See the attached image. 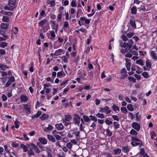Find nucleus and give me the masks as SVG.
<instances>
[{
	"instance_id": "31",
	"label": "nucleus",
	"mask_w": 157,
	"mask_h": 157,
	"mask_svg": "<svg viewBox=\"0 0 157 157\" xmlns=\"http://www.w3.org/2000/svg\"><path fill=\"white\" fill-rule=\"evenodd\" d=\"M111 119L110 118H108L106 119L105 121V122L106 124L108 125H110L113 124V122L112 121H110Z\"/></svg>"
},
{
	"instance_id": "53",
	"label": "nucleus",
	"mask_w": 157,
	"mask_h": 157,
	"mask_svg": "<svg viewBox=\"0 0 157 157\" xmlns=\"http://www.w3.org/2000/svg\"><path fill=\"white\" fill-rule=\"evenodd\" d=\"M0 67L2 70H4L6 68H8L9 67L6 65L2 64L0 65Z\"/></svg>"
},
{
	"instance_id": "15",
	"label": "nucleus",
	"mask_w": 157,
	"mask_h": 157,
	"mask_svg": "<svg viewBox=\"0 0 157 157\" xmlns=\"http://www.w3.org/2000/svg\"><path fill=\"white\" fill-rule=\"evenodd\" d=\"M131 144L133 146H136L137 145H143V144L141 141V142H131Z\"/></svg>"
},
{
	"instance_id": "55",
	"label": "nucleus",
	"mask_w": 157,
	"mask_h": 157,
	"mask_svg": "<svg viewBox=\"0 0 157 157\" xmlns=\"http://www.w3.org/2000/svg\"><path fill=\"white\" fill-rule=\"evenodd\" d=\"M89 117L91 118V120L94 121V122H96L97 121V119L95 116L91 115Z\"/></svg>"
},
{
	"instance_id": "47",
	"label": "nucleus",
	"mask_w": 157,
	"mask_h": 157,
	"mask_svg": "<svg viewBox=\"0 0 157 157\" xmlns=\"http://www.w3.org/2000/svg\"><path fill=\"white\" fill-rule=\"evenodd\" d=\"M11 146L13 147H17L19 146V144L18 143L14 142L12 143Z\"/></svg>"
},
{
	"instance_id": "18",
	"label": "nucleus",
	"mask_w": 157,
	"mask_h": 157,
	"mask_svg": "<svg viewBox=\"0 0 157 157\" xmlns=\"http://www.w3.org/2000/svg\"><path fill=\"white\" fill-rule=\"evenodd\" d=\"M2 20L4 22L8 23L10 21V17L6 16H4L2 17Z\"/></svg>"
},
{
	"instance_id": "5",
	"label": "nucleus",
	"mask_w": 157,
	"mask_h": 157,
	"mask_svg": "<svg viewBox=\"0 0 157 157\" xmlns=\"http://www.w3.org/2000/svg\"><path fill=\"white\" fill-rule=\"evenodd\" d=\"M74 117L73 118L74 123L75 124L78 125L80 123V117L77 114H74Z\"/></svg>"
},
{
	"instance_id": "58",
	"label": "nucleus",
	"mask_w": 157,
	"mask_h": 157,
	"mask_svg": "<svg viewBox=\"0 0 157 157\" xmlns=\"http://www.w3.org/2000/svg\"><path fill=\"white\" fill-rule=\"evenodd\" d=\"M134 34L132 33H127L126 36L128 38H131L134 35Z\"/></svg>"
},
{
	"instance_id": "37",
	"label": "nucleus",
	"mask_w": 157,
	"mask_h": 157,
	"mask_svg": "<svg viewBox=\"0 0 157 157\" xmlns=\"http://www.w3.org/2000/svg\"><path fill=\"white\" fill-rule=\"evenodd\" d=\"M127 108L130 111H132L134 110V108L132 106V104H130L127 105Z\"/></svg>"
},
{
	"instance_id": "33",
	"label": "nucleus",
	"mask_w": 157,
	"mask_h": 157,
	"mask_svg": "<svg viewBox=\"0 0 157 157\" xmlns=\"http://www.w3.org/2000/svg\"><path fill=\"white\" fill-rule=\"evenodd\" d=\"M96 116L98 117L101 119H103L105 117V116L103 114L99 113H97L96 114Z\"/></svg>"
},
{
	"instance_id": "19",
	"label": "nucleus",
	"mask_w": 157,
	"mask_h": 157,
	"mask_svg": "<svg viewBox=\"0 0 157 157\" xmlns=\"http://www.w3.org/2000/svg\"><path fill=\"white\" fill-rule=\"evenodd\" d=\"M0 27L2 29H6L8 28L9 25L6 23H2L0 24Z\"/></svg>"
},
{
	"instance_id": "44",
	"label": "nucleus",
	"mask_w": 157,
	"mask_h": 157,
	"mask_svg": "<svg viewBox=\"0 0 157 157\" xmlns=\"http://www.w3.org/2000/svg\"><path fill=\"white\" fill-rule=\"evenodd\" d=\"M90 48L91 49V50H92L93 48L91 46L90 47H88L87 48L86 51L85 52V53L86 54H87L90 51Z\"/></svg>"
},
{
	"instance_id": "36",
	"label": "nucleus",
	"mask_w": 157,
	"mask_h": 157,
	"mask_svg": "<svg viewBox=\"0 0 157 157\" xmlns=\"http://www.w3.org/2000/svg\"><path fill=\"white\" fill-rule=\"evenodd\" d=\"M131 140L132 141H133L132 142H141V141L138 138L134 137H132L131 138Z\"/></svg>"
},
{
	"instance_id": "64",
	"label": "nucleus",
	"mask_w": 157,
	"mask_h": 157,
	"mask_svg": "<svg viewBox=\"0 0 157 157\" xmlns=\"http://www.w3.org/2000/svg\"><path fill=\"white\" fill-rule=\"evenodd\" d=\"M127 36H126L125 35L123 34L122 35V40L124 41H126L127 40Z\"/></svg>"
},
{
	"instance_id": "17",
	"label": "nucleus",
	"mask_w": 157,
	"mask_h": 157,
	"mask_svg": "<svg viewBox=\"0 0 157 157\" xmlns=\"http://www.w3.org/2000/svg\"><path fill=\"white\" fill-rule=\"evenodd\" d=\"M136 63L142 66H143L144 65L143 60L140 58L136 60Z\"/></svg>"
},
{
	"instance_id": "50",
	"label": "nucleus",
	"mask_w": 157,
	"mask_h": 157,
	"mask_svg": "<svg viewBox=\"0 0 157 157\" xmlns=\"http://www.w3.org/2000/svg\"><path fill=\"white\" fill-rule=\"evenodd\" d=\"M112 117L114 120L117 121H119V118L117 116L113 115L112 116Z\"/></svg>"
},
{
	"instance_id": "60",
	"label": "nucleus",
	"mask_w": 157,
	"mask_h": 157,
	"mask_svg": "<svg viewBox=\"0 0 157 157\" xmlns=\"http://www.w3.org/2000/svg\"><path fill=\"white\" fill-rule=\"evenodd\" d=\"M65 154L63 152L60 153L58 155V157H65Z\"/></svg>"
},
{
	"instance_id": "45",
	"label": "nucleus",
	"mask_w": 157,
	"mask_h": 157,
	"mask_svg": "<svg viewBox=\"0 0 157 157\" xmlns=\"http://www.w3.org/2000/svg\"><path fill=\"white\" fill-rule=\"evenodd\" d=\"M7 46V44L5 42H2L0 44V47L2 48H4Z\"/></svg>"
},
{
	"instance_id": "1",
	"label": "nucleus",
	"mask_w": 157,
	"mask_h": 157,
	"mask_svg": "<svg viewBox=\"0 0 157 157\" xmlns=\"http://www.w3.org/2000/svg\"><path fill=\"white\" fill-rule=\"evenodd\" d=\"M21 147L23 149L24 152H28V154L29 156L35 155L33 150H34L35 152L37 154H39L40 152V151L37 146L33 143L26 144V145L22 144L21 145Z\"/></svg>"
},
{
	"instance_id": "62",
	"label": "nucleus",
	"mask_w": 157,
	"mask_h": 157,
	"mask_svg": "<svg viewBox=\"0 0 157 157\" xmlns=\"http://www.w3.org/2000/svg\"><path fill=\"white\" fill-rule=\"evenodd\" d=\"M127 76L126 73L121 74V79H124Z\"/></svg>"
},
{
	"instance_id": "12",
	"label": "nucleus",
	"mask_w": 157,
	"mask_h": 157,
	"mask_svg": "<svg viewBox=\"0 0 157 157\" xmlns=\"http://www.w3.org/2000/svg\"><path fill=\"white\" fill-rule=\"evenodd\" d=\"M63 52L62 49H59L55 51V52L53 53V55L55 56H59L61 55Z\"/></svg>"
},
{
	"instance_id": "28",
	"label": "nucleus",
	"mask_w": 157,
	"mask_h": 157,
	"mask_svg": "<svg viewBox=\"0 0 157 157\" xmlns=\"http://www.w3.org/2000/svg\"><path fill=\"white\" fill-rule=\"evenodd\" d=\"M47 21L46 19H44L40 21L39 23V26H41L44 25L47 22Z\"/></svg>"
},
{
	"instance_id": "20",
	"label": "nucleus",
	"mask_w": 157,
	"mask_h": 157,
	"mask_svg": "<svg viewBox=\"0 0 157 157\" xmlns=\"http://www.w3.org/2000/svg\"><path fill=\"white\" fill-rule=\"evenodd\" d=\"M48 115L46 114H43L40 117V119L41 120H47L48 118Z\"/></svg>"
},
{
	"instance_id": "42",
	"label": "nucleus",
	"mask_w": 157,
	"mask_h": 157,
	"mask_svg": "<svg viewBox=\"0 0 157 157\" xmlns=\"http://www.w3.org/2000/svg\"><path fill=\"white\" fill-rule=\"evenodd\" d=\"M130 134L132 135L136 136L137 135L138 133L136 131L133 129H132L130 132Z\"/></svg>"
},
{
	"instance_id": "11",
	"label": "nucleus",
	"mask_w": 157,
	"mask_h": 157,
	"mask_svg": "<svg viewBox=\"0 0 157 157\" xmlns=\"http://www.w3.org/2000/svg\"><path fill=\"white\" fill-rule=\"evenodd\" d=\"M38 140L42 144H46L47 143V140L44 138H38Z\"/></svg>"
},
{
	"instance_id": "9",
	"label": "nucleus",
	"mask_w": 157,
	"mask_h": 157,
	"mask_svg": "<svg viewBox=\"0 0 157 157\" xmlns=\"http://www.w3.org/2000/svg\"><path fill=\"white\" fill-rule=\"evenodd\" d=\"M132 127L137 131L140 129V125L137 123L134 122L132 123Z\"/></svg>"
},
{
	"instance_id": "52",
	"label": "nucleus",
	"mask_w": 157,
	"mask_h": 157,
	"mask_svg": "<svg viewBox=\"0 0 157 157\" xmlns=\"http://www.w3.org/2000/svg\"><path fill=\"white\" fill-rule=\"evenodd\" d=\"M54 136L57 140H60L62 139V137L58 135H54Z\"/></svg>"
},
{
	"instance_id": "16",
	"label": "nucleus",
	"mask_w": 157,
	"mask_h": 157,
	"mask_svg": "<svg viewBox=\"0 0 157 157\" xmlns=\"http://www.w3.org/2000/svg\"><path fill=\"white\" fill-rule=\"evenodd\" d=\"M152 59H157V55L156 53L154 51H152L151 53Z\"/></svg>"
},
{
	"instance_id": "23",
	"label": "nucleus",
	"mask_w": 157,
	"mask_h": 157,
	"mask_svg": "<svg viewBox=\"0 0 157 157\" xmlns=\"http://www.w3.org/2000/svg\"><path fill=\"white\" fill-rule=\"evenodd\" d=\"M129 24L133 28L136 29V25L134 21L130 20L129 21Z\"/></svg>"
},
{
	"instance_id": "22",
	"label": "nucleus",
	"mask_w": 157,
	"mask_h": 157,
	"mask_svg": "<svg viewBox=\"0 0 157 157\" xmlns=\"http://www.w3.org/2000/svg\"><path fill=\"white\" fill-rule=\"evenodd\" d=\"M47 138L49 140L53 142H56L55 139L52 135H50L48 134L47 135Z\"/></svg>"
},
{
	"instance_id": "46",
	"label": "nucleus",
	"mask_w": 157,
	"mask_h": 157,
	"mask_svg": "<svg viewBox=\"0 0 157 157\" xmlns=\"http://www.w3.org/2000/svg\"><path fill=\"white\" fill-rule=\"evenodd\" d=\"M0 34H1L6 39H7L8 37V36L7 35L3 33V31L2 29H0Z\"/></svg>"
},
{
	"instance_id": "43",
	"label": "nucleus",
	"mask_w": 157,
	"mask_h": 157,
	"mask_svg": "<svg viewBox=\"0 0 157 157\" xmlns=\"http://www.w3.org/2000/svg\"><path fill=\"white\" fill-rule=\"evenodd\" d=\"M66 146L69 149H71L72 147V144L71 142L67 143L66 144Z\"/></svg>"
},
{
	"instance_id": "54",
	"label": "nucleus",
	"mask_w": 157,
	"mask_h": 157,
	"mask_svg": "<svg viewBox=\"0 0 157 157\" xmlns=\"http://www.w3.org/2000/svg\"><path fill=\"white\" fill-rule=\"evenodd\" d=\"M113 124L116 129H117L119 128V124L117 122H113Z\"/></svg>"
},
{
	"instance_id": "56",
	"label": "nucleus",
	"mask_w": 157,
	"mask_h": 157,
	"mask_svg": "<svg viewBox=\"0 0 157 157\" xmlns=\"http://www.w3.org/2000/svg\"><path fill=\"white\" fill-rule=\"evenodd\" d=\"M62 16V13H60L58 15L57 17V20L58 21H60Z\"/></svg>"
},
{
	"instance_id": "13",
	"label": "nucleus",
	"mask_w": 157,
	"mask_h": 157,
	"mask_svg": "<svg viewBox=\"0 0 157 157\" xmlns=\"http://www.w3.org/2000/svg\"><path fill=\"white\" fill-rule=\"evenodd\" d=\"M20 99L21 101L26 102L28 101V98L26 96L22 95L21 96Z\"/></svg>"
},
{
	"instance_id": "27",
	"label": "nucleus",
	"mask_w": 157,
	"mask_h": 157,
	"mask_svg": "<svg viewBox=\"0 0 157 157\" xmlns=\"http://www.w3.org/2000/svg\"><path fill=\"white\" fill-rule=\"evenodd\" d=\"M112 108L113 110L114 111H119L120 110L119 107L114 104H113V105Z\"/></svg>"
},
{
	"instance_id": "51",
	"label": "nucleus",
	"mask_w": 157,
	"mask_h": 157,
	"mask_svg": "<svg viewBox=\"0 0 157 157\" xmlns=\"http://www.w3.org/2000/svg\"><path fill=\"white\" fill-rule=\"evenodd\" d=\"M19 122L18 121H15L14 124L15 125V127L16 128H19Z\"/></svg>"
},
{
	"instance_id": "6",
	"label": "nucleus",
	"mask_w": 157,
	"mask_h": 157,
	"mask_svg": "<svg viewBox=\"0 0 157 157\" xmlns=\"http://www.w3.org/2000/svg\"><path fill=\"white\" fill-rule=\"evenodd\" d=\"M8 5L13 8V9L14 10L17 6L16 0H9Z\"/></svg>"
},
{
	"instance_id": "48",
	"label": "nucleus",
	"mask_w": 157,
	"mask_h": 157,
	"mask_svg": "<svg viewBox=\"0 0 157 157\" xmlns=\"http://www.w3.org/2000/svg\"><path fill=\"white\" fill-rule=\"evenodd\" d=\"M121 112L124 113H126L127 112V110L126 107H122L121 108Z\"/></svg>"
},
{
	"instance_id": "24",
	"label": "nucleus",
	"mask_w": 157,
	"mask_h": 157,
	"mask_svg": "<svg viewBox=\"0 0 157 157\" xmlns=\"http://www.w3.org/2000/svg\"><path fill=\"white\" fill-rule=\"evenodd\" d=\"M84 121L86 122H89L90 119L86 115H84L82 116Z\"/></svg>"
},
{
	"instance_id": "25",
	"label": "nucleus",
	"mask_w": 157,
	"mask_h": 157,
	"mask_svg": "<svg viewBox=\"0 0 157 157\" xmlns=\"http://www.w3.org/2000/svg\"><path fill=\"white\" fill-rule=\"evenodd\" d=\"M146 67L147 68L148 70L149 71L151 67V64L149 60H147L146 61Z\"/></svg>"
},
{
	"instance_id": "8",
	"label": "nucleus",
	"mask_w": 157,
	"mask_h": 157,
	"mask_svg": "<svg viewBox=\"0 0 157 157\" xmlns=\"http://www.w3.org/2000/svg\"><path fill=\"white\" fill-rule=\"evenodd\" d=\"M24 108L25 110L28 114H29L31 113L30 105L28 104H23L22 105Z\"/></svg>"
},
{
	"instance_id": "30",
	"label": "nucleus",
	"mask_w": 157,
	"mask_h": 157,
	"mask_svg": "<svg viewBox=\"0 0 157 157\" xmlns=\"http://www.w3.org/2000/svg\"><path fill=\"white\" fill-rule=\"evenodd\" d=\"M141 75L143 76L145 78H147L150 77L148 73L146 72H144L142 73Z\"/></svg>"
},
{
	"instance_id": "39",
	"label": "nucleus",
	"mask_w": 157,
	"mask_h": 157,
	"mask_svg": "<svg viewBox=\"0 0 157 157\" xmlns=\"http://www.w3.org/2000/svg\"><path fill=\"white\" fill-rule=\"evenodd\" d=\"M4 9L6 10H8L10 11H13V8L9 6H6L4 8Z\"/></svg>"
},
{
	"instance_id": "14",
	"label": "nucleus",
	"mask_w": 157,
	"mask_h": 157,
	"mask_svg": "<svg viewBox=\"0 0 157 157\" xmlns=\"http://www.w3.org/2000/svg\"><path fill=\"white\" fill-rule=\"evenodd\" d=\"M0 13L5 15H7L9 16H11L13 14L12 12L9 11H6L4 10L1 11Z\"/></svg>"
},
{
	"instance_id": "2",
	"label": "nucleus",
	"mask_w": 157,
	"mask_h": 157,
	"mask_svg": "<svg viewBox=\"0 0 157 157\" xmlns=\"http://www.w3.org/2000/svg\"><path fill=\"white\" fill-rule=\"evenodd\" d=\"M72 119L71 116V115H65V118L62 119V121L64 124L65 126H67L71 124V120Z\"/></svg>"
},
{
	"instance_id": "4",
	"label": "nucleus",
	"mask_w": 157,
	"mask_h": 157,
	"mask_svg": "<svg viewBox=\"0 0 157 157\" xmlns=\"http://www.w3.org/2000/svg\"><path fill=\"white\" fill-rule=\"evenodd\" d=\"M99 109V112H104L106 114H109L111 112V110L107 106H105L104 108L101 107Z\"/></svg>"
},
{
	"instance_id": "61",
	"label": "nucleus",
	"mask_w": 157,
	"mask_h": 157,
	"mask_svg": "<svg viewBox=\"0 0 157 157\" xmlns=\"http://www.w3.org/2000/svg\"><path fill=\"white\" fill-rule=\"evenodd\" d=\"M13 33H14V34H17V33L18 32V29L17 27H15L13 28Z\"/></svg>"
},
{
	"instance_id": "32",
	"label": "nucleus",
	"mask_w": 157,
	"mask_h": 157,
	"mask_svg": "<svg viewBox=\"0 0 157 157\" xmlns=\"http://www.w3.org/2000/svg\"><path fill=\"white\" fill-rule=\"evenodd\" d=\"M51 26L52 29L55 30V32L56 33L58 29V25L57 24L56 25H52Z\"/></svg>"
},
{
	"instance_id": "49",
	"label": "nucleus",
	"mask_w": 157,
	"mask_h": 157,
	"mask_svg": "<svg viewBox=\"0 0 157 157\" xmlns=\"http://www.w3.org/2000/svg\"><path fill=\"white\" fill-rule=\"evenodd\" d=\"M128 79L131 81H132L133 82H135L136 81V79L133 77L129 76L128 77Z\"/></svg>"
},
{
	"instance_id": "40",
	"label": "nucleus",
	"mask_w": 157,
	"mask_h": 157,
	"mask_svg": "<svg viewBox=\"0 0 157 157\" xmlns=\"http://www.w3.org/2000/svg\"><path fill=\"white\" fill-rule=\"evenodd\" d=\"M131 12L132 14H136V13L137 10L135 7H133L131 9Z\"/></svg>"
},
{
	"instance_id": "57",
	"label": "nucleus",
	"mask_w": 157,
	"mask_h": 157,
	"mask_svg": "<svg viewBox=\"0 0 157 157\" xmlns=\"http://www.w3.org/2000/svg\"><path fill=\"white\" fill-rule=\"evenodd\" d=\"M8 105L9 106L8 107H10V106H11L12 107V108L13 109H16L15 106L12 103H10L8 104Z\"/></svg>"
},
{
	"instance_id": "3",
	"label": "nucleus",
	"mask_w": 157,
	"mask_h": 157,
	"mask_svg": "<svg viewBox=\"0 0 157 157\" xmlns=\"http://www.w3.org/2000/svg\"><path fill=\"white\" fill-rule=\"evenodd\" d=\"M133 42L132 40H128L127 43L124 42L122 45L121 44V47L124 48H131L132 47V45L133 44Z\"/></svg>"
},
{
	"instance_id": "29",
	"label": "nucleus",
	"mask_w": 157,
	"mask_h": 157,
	"mask_svg": "<svg viewBox=\"0 0 157 157\" xmlns=\"http://www.w3.org/2000/svg\"><path fill=\"white\" fill-rule=\"evenodd\" d=\"M114 153L117 155H119L121 152V149L119 148H117L115 149L114 150Z\"/></svg>"
},
{
	"instance_id": "63",
	"label": "nucleus",
	"mask_w": 157,
	"mask_h": 157,
	"mask_svg": "<svg viewBox=\"0 0 157 157\" xmlns=\"http://www.w3.org/2000/svg\"><path fill=\"white\" fill-rule=\"evenodd\" d=\"M151 138L152 139H154L155 137L156 136V134L154 132H152L151 134Z\"/></svg>"
},
{
	"instance_id": "21",
	"label": "nucleus",
	"mask_w": 157,
	"mask_h": 157,
	"mask_svg": "<svg viewBox=\"0 0 157 157\" xmlns=\"http://www.w3.org/2000/svg\"><path fill=\"white\" fill-rule=\"evenodd\" d=\"M53 129V126L51 125H49L48 127L44 128V131L45 132H48L49 131H51Z\"/></svg>"
},
{
	"instance_id": "26",
	"label": "nucleus",
	"mask_w": 157,
	"mask_h": 157,
	"mask_svg": "<svg viewBox=\"0 0 157 157\" xmlns=\"http://www.w3.org/2000/svg\"><path fill=\"white\" fill-rule=\"evenodd\" d=\"M122 150L124 152L127 153L129 151V149L128 146L123 147L122 148Z\"/></svg>"
},
{
	"instance_id": "34",
	"label": "nucleus",
	"mask_w": 157,
	"mask_h": 157,
	"mask_svg": "<svg viewBox=\"0 0 157 157\" xmlns=\"http://www.w3.org/2000/svg\"><path fill=\"white\" fill-rule=\"evenodd\" d=\"M8 81L11 82V83L12 82H14L15 81V79L14 76H12L8 78Z\"/></svg>"
},
{
	"instance_id": "7",
	"label": "nucleus",
	"mask_w": 157,
	"mask_h": 157,
	"mask_svg": "<svg viewBox=\"0 0 157 157\" xmlns=\"http://www.w3.org/2000/svg\"><path fill=\"white\" fill-rule=\"evenodd\" d=\"M125 61V65L128 71L130 70V67L131 65V60L129 59L125 58L124 59Z\"/></svg>"
},
{
	"instance_id": "59",
	"label": "nucleus",
	"mask_w": 157,
	"mask_h": 157,
	"mask_svg": "<svg viewBox=\"0 0 157 157\" xmlns=\"http://www.w3.org/2000/svg\"><path fill=\"white\" fill-rule=\"evenodd\" d=\"M2 100L4 101H5L7 99V97L4 94H2Z\"/></svg>"
},
{
	"instance_id": "10",
	"label": "nucleus",
	"mask_w": 157,
	"mask_h": 157,
	"mask_svg": "<svg viewBox=\"0 0 157 157\" xmlns=\"http://www.w3.org/2000/svg\"><path fill=\"white\" fill-rule=\"evenodd\" d=\"M55 127L58 131H61L64 129V126L62 123L56 124Z\"/></svg>"
},
{
	"instance_id": "41",
	"label": "nucleus",
	"mask_w": 157,
	"mask_h": 157,
	"mask_svg": "<svg viewBox=\"0 0 157 157\" xmlns=\"http://www.w3.org/2000/svg\"><path fill=\"white\" fill-rule=\"evenodd\" d=\"M68 58L66 56H63L61 58V59L63 60L65 63L68 62L67 59Z\"/></svg>"
},
{
	"instance_id": "38",
	"label": "nucleus",
	"mask_w": 157,
	"mask_h": 157,
	"mask_svg": "<svg viewBox=\"0 0 157 157\" xmlns=\"http://www.w3.org/2000/svg\"><path fill=\"white\" fill-rule=\"evenodd\" d=\"M50 34L51 35V37H52L51 39L52 40H53V38L56 36V35L54 31L51 30V31H50Z\"/></svg>"
},
{
	"instance_id": "35",
	"label": "nucleus",
	"mask_w": 157,
	"mask_h": 157,
	"mask_svg": "<svg viewBox=\"0 0 157 157\" xmlns=\"http://www.w3.org/2000/svg\"><path fill=\"white\" fill-rule=\"evenodd\" d=\"M64 72L63 71H60L58 72L57 74V77H59L60 76L63 75L64 76L65 75Z\"/></svg>"
}]
</instances>
